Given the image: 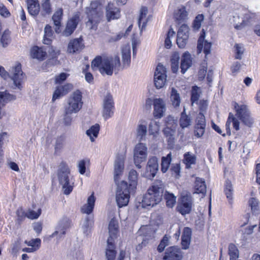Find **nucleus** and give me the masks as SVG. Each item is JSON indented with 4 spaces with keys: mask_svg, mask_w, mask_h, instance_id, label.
<instances>
[{
    "mask_svg": "<svg viewBox=\"0 0 260 260\" xmlns=\"http://www.w3.org/2000/svg\"><path fill=\"white\" fill-rule=\"evenodd\" d=\"M136 131L137 139H138L139 141L145 140L147 132L146 123L145 121H142L138 125Z\"/></svg>",
    "mask_w": 260,
    "mask_h": 260,
    "instance_id": "35",
    "label": "nucleus"
},
{
    "mask_svg": "<svg viewBox=\"0 0 260 260\" xmlns=\"http://www.w3.org/2000/svg\"><path fill=\"white\" fill-rule=\"evenodd\" d=\"M206 192V185L205 180L201 178L197 177L194 182V193L205 194Z\"/></svg>",
    "mask_w": 260,
    "mask_h": 260,
    "instance_id": "32",
    "label": "nucleus"
},
{
    "mask_svg": "<svg viewBox=\"0 0 260 260\" xmlns=\"http://www.w3.org/2000/svg\"><path fill=\"white\" fill-rule=\"evenodd\" d=\"M192 57L188 52L183 54L181 62L180 68L181 72L184 74L192 65Z\"/></svg>",
    "mask_w": 260,
    "mask_h": 260,
    "instance_id": "27",
    "label": "nucleus"
},
{
    "mask_svg": "<svg viewBox=\"0 0 260 260\" xmlns=\"http://www.w3.org/2000/svg\"><path fill=\"white\" fill-rule=\"evenodd\" d=\"M229 254L230 257V260H236L239 257L238 249L233 243H230L229 245Z\"/></svg>",
    "mask_w": 260,
    "mask_h": 260,
    "instance_id": "47",
    "label": "nucleus"
},
{
    "mask_svg": "<svg viewBox=\"0 0 260 260\" xmlns=\"http://www.w3.org/2000/svg\"><path fill=\"white\" fill-rule=\"evenodd\" d=\"M95 198L92 193L87 199V203L84 204L81 208V212L87 214L85 220L82 224V230L84 234L87 235L90 233L91 229L93 224V215L91 213L92 212Z\"/></svg>",
    "mask_w": 260,
    "mask_h": 260,
    "instance_id": "4",
    "label": "nucleus"
},
{
    "mask_svg": "<svg viewBox=\"0 0 260 260\" xmlns=\"http://www.w3.org/2000/svg\"><path fill=\"white\" fill-rule=\"evenodd\" d=\"M41 209H39L38 211H35L33 210H29L27 213H26V216L30 219H36L38 218V217L41 214Z\"/></svg>",
    "mask_w": 260,
    "mask_h": 260,
    "instance_id": "61",
    "label": "nucleus"
},
{
    "mask_svg": "<svg viewBox=\"0 0 260 260\" xmlns=\"http://www.w3.org/2000/svg\"><path fill=\"white\" fill-rule=\"evenodd\" d=\"M204 19V16L203 14H199L196 17L192 23V27L194 30H198L200 28Z\"/></svg>",
    "mask_w": 260,
    "mask_h": 260,
    "instance_id": "52",
    "label": "nucleus"
},
{
    "mask_svg": "<svg viewBox=\"0 0 260 260\" xmlns=\"http://www.w3.org/2000/svg\"><path fill=\"white\" fill-rule=\"evenodd\" d=\"M235 48L236 54L235 58L236 59H241V56L244 52L243 47L240 44H236L235 45Z\"/></svg>",
    "mask_w": 260,
    "mask_h": 260,
    "instance_id": "63",
    "label": "nucleus"
},
{
    "mask_svg": "<svg viewBox=\"0 0 260 260\" xmlns=\"http://www.w3.org/2000/svg\"><path fill=\"white\" fill-rule=\"evenodd\" d=\"M159 131V125L157 122L152 121L149 125V133L150 135H153L154 137H156V135Z\"/></svg>",
    "mask_w": 260,
    "mask_h": 260,
    "instance_id": "53",
    "label": "nucleus"
},
{
    "mask_svg": "<svg viewBox=\"0 0 260 260\" xmlns=\"http://www.w3.org/2000/svg\"><path fill=\"white\" fill-rule=\"evenodd\" d=\"M206 126L195 123L193 129L194 136L197 138H200L205 134Z\"/></svg>",
    "mask_w": 260,
    "mask_h": 260,
    "instance_id": "46",
    "label": "nucleus"
},
{
    "mask_svg": "<svg viewBox=\"0 0 260 260\" xmlns=\"http://www.w3.org/2000/svg\"><path fill=\"white\" fill-rule=\"evenodd\" d=\"M138 174L135 170H131L128 174V180L129 182V188L132 187V188L136 187L137 184Z\"/></svg>",
    "mask_w": 260,
    "mask_h": 260,
    "instance_id": "45",
    "label": "nucleus"
},
{
    "mask_svg": "<svg viewBox=\"0 0 260 260\" xmlns=\"http://www.w3.org/2000/svg\"><path fill=\"white\" fill-rule=\"evenodd\" d=\"M170 99L174 107L179 106V93L178 90L174 87L171 88Z\"/></svg>",
    "mask_w": 260,
    "mask_h": 260,
    "instance_id": "44",
    "label": "nucleus"
},
{
    "mask_svg": "<svg viewBox=\"0 0 260 260\" xmlns=\"http://www.w3.org/2000/svg\"><path fill=\"white\" fill-rule=\"evenodd\" d=\"M191 122L192 119L190 115L186 114L185 113V109H184L180 117V126L183 128L187 127L191 125Z\"/></svg>",
    "mask_w": 260,
    "mask_h": 260,
    "instance_id": "41",
    "label": "nucleus"
},
{
    "mask_svg": "<svg viewBox=\"0 0 260 260\" xmlns=\"http://www.w3.org/2000/svg\"><path fill=\"white\" fill-rule=\"evenodd\" d=\"M164 191V184L160 180H156L148 188L142 200L144 206H154L162 200Z\"/></svg>",
    "mask_w": 260,
    "mask_h": 260,
    "instance_id": "2",
    "label": "nucleus"
},
{
    "mask_svg": "<svg viewBox=\"0 0 260 260\" xmlns=\"http://www.w3.org/2000/svg\"><path fill=\"white\" fill-rule=\"evenodd\" d=\"M233 188L231 182L226 180L225 184L224 192L228 199L229 203L232 204Z\"/></svg>",
    "mask_w": 260,
    "mask_h": 260,
    "instance_id": "42",
    "label": "nucleus"
},
{
    "mask_svg": "<svg viewBox=\"0 0 260 260\" xmlns=\"http://www.w3.org/2000/svg\"><path fill=\"white\" fill-rule=\"evenodd\" d=\"M64 138L62 136H59L56 138L54 144L55 152L58 153L63 148L64 146Z\"/></svg>",
    "mask_w": 260,
    "mask_h": 260,
    "instance_id": "50",
    "label": "nucleus"
},
{
    "mask_svg": "<svg viewBox=\"0 0 260 260\" xmlns=\"http://www.w3.org/2000/svg\"><path fill=\"white\" fill-rule=\"evenodd\" d=\"M192 236V230L188 227L183 229L181 236V248L182 249L186 250L189 248Z\"/></svg>",
    "mask_w": 260,
    "mask_h": 260,
    "instance_id": "23",
    "label": "nucleus"
},
{
    "mask_svg": "<svg viewBox=\"0 0 260 260\" xmlns=\"http://www.w3.org/2000/svg\"><path fill=\"white\" fill-rule=\"evenodd\" d=\"M30 55L31 57L33 58L43 60L45 59L46 56V52L43 50L42 48H39L38 46H34L31 49Z\"/></svg>",
    "mask_w": 260,
    "mask_h": 260,
    "instance_id": "33",
    "label": "nucleus"
},
{
    "mask_svg": "<svg viewBox=\"0 0 260 260\" xmlns=\"http://www.w3.org/2000/svg\"><path fill=\"white\" fill-rule=\"evenodd\" d=\"M16 96L9 93L7 90L0 91V106L4 107L8 102L15 100Z\"/></svg>",
    "mask_w": 260,
    "mask_h": 260,
    "instance_id": "36",
    "label": "nucleus"
},
{
    "mask_svg": "<svg viewBox=\"0 0 260 260\" xmlns=\"http://www.w3.org/2000/svg\"><path fill=\"white\" fill-rule=\"evenodd\" d=\"M148 9L147 7H143L140 10V14L138 19V25L139 28L142 30L145 28L147 23L150 20V16H147Z\"/></svg>",
    "mask_w": 260,
    "mask_h": 260,
    "instance_id": "28",
    "label": "nucleus"
},
{
    "mask_svg": "<svg viewBox=\"0 0 260 260\" xmlns=\"http://www.w3.org/2000/svg\"><path fill=\"white\" fill-rule=\"evenodd\" d=\"M205 32L203 30L198 41L197 51L198 53H200L203 50L205 55L207 56L210 53L211 43L205 40Z\"/></svg>",
    "mask_w": 260,
    "mask_h": 260,
    "instance_id": "19",
    "label": "nucleus"
},
{
    "mask_svg": "<svg viewBox=\"0 0 260 260\" xmlns=\"http://www.w3.org/2000/svg\"><path fill=\"white\" fill-rule=\"evenodd\" d=\"M120 66L119 57H95L91 63V68L93 70H99L102 75L111 76L114 69H118Z\"/></svg>",
    "mask_w": 260,
    "mask_h": 260,
    "instance_id": "1",
    "label": "nucleus"
},
{
    "mask_svg": "<svg viewBox=\"0 0 260 260\" xmlns=\"http://www.w3.org/2000/svg\"><path fill=\"white\" fill-rule=\"evenodd\" d=\"M183 156V162L185 164L186 168L190 169L191 165L196 164L197 157L193 153L187 152L184 154Z\"/></svg>",
    "mask_w": 260,
    "mask_h": 260,
    "instance_id": "38",
    "label": "nucleus"
},
{
    "mask_svg": "<svg viewBox=\"0 0 260 260\" xmlns=\"http://www.w3.org/2000/svg\"><path fill=\"white\" fill-rule=\"evenodd\" d=\"M70 173L68 166L64 162L60 163L58 170V178L65 194H69L73 188L74 182L72 178L69 176Z\"/></svg>",
    "mask_w": 260,
    "mask_h": 260,
    "instance_id": "5",
    "label": "nucleus"
},
{
    "mask_svg": "<svg viewBox=\"0 0 260 260\" xmlns=\"http://www.w3.org/2000/svg\"><path fill=\"white\" fill-rule=\"evenodd\" d=\"M115 241L109 242L107 240V247L106 248V255L107 260H114L116 256V251L115 250Z\"/></svg>",
    "mask_w": 260,
    "mask_h": 260,
    "instance_id": "37",
    "label": "nucleus"
},
{
    "mask_svg": "<svg viewBox=\"0 0 260 260\" xmlns=\"http://www.w3.org/2000/svg\"><path fill=\"white\" fill-rule=\"evenodd\" d=\"M120 12L119 8L111 3H108L106 8V17L108 21L120 18Z\"/></svg>",
    "mask_w": 260,
    "mask_h": 260,
    "instance_id": "20",
    "label": "nucleus"
},
{
    "mask_svg": "<svg viewBox=\"0 0 260 260\" xmlns=\"http://www.w3.org/2000/svg\"><path fill=\"white\" fill-rule=\"evenodd\" d=\"M71 220L67 217L60 219L56 226L55 231L52 234V237L57 236L59 239L62 238L66 234V230L71 227Z\"/></svg>",
    "mask_w": 260,
    "mask_h": 260,
    "instance_id": "16",
    "label": "nucleus"
},
{
    "mask_svg": "<svg viewBox=\"0 0 260 260\" xmlns=\"http://www.w3.org/2000/svg\"><path fill=\"white\" fill-rule=\"evenodd\" d=\"M114 103L112 95L107 93L103 99V117L105 120L112 117L114 113Z\"/></svg>",
    "mask_w": 260,
    "mask_h": 260,
    "instance_id": "14",
    "label": "nucleus"
},
{
    "mask_svg": "<svg viewBox=\"0 0 260 260\" xmlns=\"http://www.w3.org/2000/svg\"><path fill=\"white\" fill-rule=\"evenodd\" d=\"M234 109L236 116L246 125L250 127L253 123V119L251 116L250 112L245 105H239L234 103Z\"/></svg>",
    "mask_w": 260,
    "mask_h": 260,
    "instance_id": "9",
    "label": "nucleus"
},
{
    "mask_svg": "<svg viewBox=\"0 0 260 260\" xmlns=\"http://www.w3.org/2000/svg\"><path fill=\"white\" fill-rule=\"evenodd\" d=\"M41 242L40 239L36 238L29 241H25V243L27 245L32 247H38V249H39L41 245Z\"/></svg>",
    "mask_w": 260,
    "mask_h": 260,
    "instance_id": "58",
    "label": "nucleus"
},
{
    "mask_svg": "<svg viewBox=\"0 0 260 260\" xmlns=\"http://www.w3.org/2000/svg\"><path fill=\"white\" fill-rule=\"evenodd\" d=\"M164 198L166 201V205L169 208H172L176 204V197L174 194L166 191L164 193Z\"/></svg>",
    "mask_w": 260,
    "mask_h": 260,
    "instance_id": "43",
    "label": "nucleus"
},
{
    "mask_svg": "<svg viewBox=\"0 0 260 260\" xmlns=\"http://www.w3.org/2000/svg\"><path fill=\"white\" fill-rule=\"evenodd\" d=\"M27 8L30 15L37 16L40 10V7L38 0H26Z\"/></svg>",
    "mask_w": 260,
    "mask_h": 260,
    "instance_id": "29",
    "label": "nucleus"
},
{
    "mask_svg": "<svg viewBox=\"0 0 260 260\" xmlns=\"http://www.w3.org/2000/svg\"><path fill=\"white\" fill-rule=\"evenodd\" d=\"M125 156L118 154L114 162V179L116 183L118 182L120 176L122 175L124 169Z\"/></svg>",
    "mask_w": 260,
    "mask_h": 260,
    "instance_id": "17",
    "label": "nucleus"
},
{
    "mask_svg": "<svg viewBox=\"0 0 260 260\" xmlns=\"http://www.w3.org/2000/svg\"><path fill=\"white\" fill-rule=\"evenodd\" d=\"M201 90L199 87L194 86L192 87L191 101L192 103L197 102L200 98Z\"/></svg>",
    "mask_w": 260,
    "mask_h": 260,
    "instance_id": "51",
    "label": "nucleus"
},
{
    "mask_svg": "<svg viewBox=\"0 0 260 260\" xmlns=\"http://www.w3.org/2000/svg\"><path fill=\"white\" fill-rule=\"evenodd\" d=\"M62 88L61 86H58L56 90L54 91L53 96H52V101H55L56 99L59 98L62 96L66 95V93H63L64 91H62Z\"/></svg>",
    "mask_w": 260,
    "mask_h": 260,
    "instance_id": "60",
    "label": "nucleus"
},
{
    "mask_svg": "<svg viewBox=\"0 0 260 260\" xmlns=\"http://www.w3.org/2000/svg\"><path fill=\"white\" fill-rule=\"evenodd\" d=\"M62 88L61 86H58L56 90L54 91L53 96H52V101H55L56 99L59 98L62 96L66 95V93H63L64 91H62Z\"/></svg>",
    "mask_w": 260,
    "mask_h": 260,
    "instance_id": "59",
    "label": "nucleus"
},
{
    "mask_svg": "<svg viewBox=\"0 0 260 260\" xmlns=\"http://www.w3.org/2000/svg\"><path fill=\"white\" fill-rule=\"evenodd\" d=\"M188 18V12L186 10L185 8L182 7L181 8H180V21L181 20L185 21Z\"/></svg>",
    "mask_w": 260,
    "mask_h": 260,
    "instance_id": "64",
    "label": "nucleus"
},
{
    "mask_svg": "<svg viewBox=\"0 0 260 260\" xmlns=\"http://www.w3.org/2000/svg\"><path fill=\"white\" fill-rule=\"evenodd\" d=\"M10 31L8 30H6L1 39V42L3 47L7 46L10 42Z\"/></svg>",
    "mask_w": 260,
    "mask_h": 260,
    "instance_id": "54",
    "label": "nucleus"
},
{
    "mask_svg": "<svg viewBox=\"0 0 260 260\" xmlns=\"http://www.w3.org/2000/svg\"><path fill=\"white\" fill-rule=\"evenodd\" d=\"M122 59L124 67H129L131 63V47L127 44L122 47L121 50Z\"/></svg>",
    "mask_w": 260,
    "mask_h": 260,
    "instance_id": "30",
    "label": "nucleus"
},
{
    "mask_svg": "<svg viewBox=\"0 0 260 260\" xmlns=\"http://www.w3.org/2000/svg\"><path fill=\"white\" fill-rule=\"evenodd\" d=\"M80 20V13H76L68 20L66 27L63 32L64 36L68 37L70 36L74 31Z\"/></svg>",
    "mask_w": 260,
    "mask_h": 260,
    "instance_id": "18",
    "label": "nucleus"
},
{
    "mask_svg": "<svg viewBox=\"0 0 260 260\" xmlns=\"http://www.w3.org/2000/svg\"><path fill=\"white\" fill-rule=\"evenodd\" d=\"M167 71L165 67L159 63L154 72V83L157 89L162 88L167 82Z\"/></svg>",
    "mask_w": 260,
    "mask_h": 260,
    "instance_id": "13",
    "label": "nucleus"
},
{
    "mask_svg": "<svg viewBox=\"0 0 260 260\" xmlns=\"http://www.w3.org/2000/svg\"><path fill=\"white\" fill-rule=\"evenodd\" d=\"M153 104L154 116L157 118L162 117L166 111V105L164 100L161 99H155L153 100Z\"/></svg>",
    "mask_w": 260,
    "mask_h": 260,
    "instance_id": "21",
    "label": "nucleus"
},
{
    "mask_svg": "<svg viewBox=\"0 0 260 260\" xmlns=\"http://www.w3.org/2000/svg\"><path fill=\"white\" fill-rule=\"evenodd\" d=\"M118 233V223L117 220L112 219L109 224V237L107 240L109 242L115 241L117 238Z\"/></svg>",
    "mask_w": 260,
    "mask_h": 260,
    "instance_id": "24",
    "label": "nucleus"
},
{
    "mask_svg": "<svg viewBox=\"0 0 260 260\" xmlns=\"http://www.w3.org/2000/svg\"><path fill=\"white\" fill-rule=\"evenodd\" d=\"M169 244V237L167 235H165L160 241L159 244L157 247V250L159 252H162L166 246Z\"/></svg>",
    "mask_w": 260,
    "mask_h": 260,
    "instance_id": "55",
    "label": "nucleus"
},
{
    "mask_svg": "<svg viewBox=\"0 0 260 260\" xmlns=\"http://www.w3.org/2000/svg\"><path fill=\"white\" fill-rule=\"evenodd\" d=\"M72 113H73L71 111L68 112V110L64 109L63 122L65 125L69 126L71 124L72 121V117L71 116V114Z\"/></svg>",
    "mask_w": 260,
    "mask_h": 260,
    "instance_id": "57",
    "label": "nucleus"
},
{
    "mask_svg": "<svg viewBox=\"0 0 260 260\" xmlns=\"http://www.w3.org/2000/svg\"><path fill=\"white\" fill-rule=\"evenodd\" d=\"M194 199L188 190H183L180 194V214L185 216L194 210Z\"/></svg>",
    "mask_w": 260,
    "mask_h": 260,
    "instance_id": "6",
    "label": "nucleus"
},
{
    "mask_svg": "<svg viewBox=\"0 0 260 260\" xmlns=\"http://www.w3.org/2000/svg\"><path fill=\"white\" fill-rule=\"evenodd\" d=\"M52 12L50 0H44L42 4V14L43 16L49 15Z\"/></svg>",
    "mask_w": 260,
    "mask_h": 260,
    "instance_id": "49",
    "label": "nucleus"
},
{
    "mask_svg": "<svg viewBox=\"0 0 260 260\" xmlns=\"http://www.w3.org/2000/svg\"><path fill=\"white\" fill-rule=\"evenodd\" d=\"M158 159L155 156H152L149 158L146 167L147 173H149L148 176L150 178H154L158 171Z\"/></svg>",
    "mask_w": 260,
    "mask_h": 260,
    "instance_id": "22",
    "label": "nucleus"
},
{
    "mask_svg": "<svg viewBox=\"0 0 260 260\" xmlns=\"http://www.w3.org/2000/svg\"><path fill=\"white\" fill-rule=\"evenodd\" d=\"M100 131V125L98 124H95L91 126L89 129L86 131V135L89 137L90 140L91 142L94 141V139L97 138Z\"/></svg>",
    "mask_w": 260,
    "mask_h": 260,
    "instance_id": "39",
    "label": "nucleus"
},
{
    "mask_svg": "<svg viewBox=\"0 0 260 260\" xmlns=\"http://www.w3.org/2000/svg\"><path fill=\"white\" fill-rule=\"evenodd\" d=\"M11 74V79L13 81L14 86L21 90L22 88V84L25 80L26 76L21 70V65L20 63H16L12 67Z\"/></svg>",
    "mask_w": 260,
    "mask_h": 260,
    "instance_id": "12",
    "label": "nucleus"
},
{
    "mask_svg": "<svg viewBox=\"0 0 260 260\" xmlns=\"http://www.w3.org/2000/svg\"><path fill=\"white\" fill-rule=\"evenodd\" d=\"M174 18L175 20V27H173L172 26H170L165 41V47L167 49H170L171 48L172 46L171 39L174 37L176 34V31L177 32L176 44L179 46V15L177 13H174Z\"/></svg>",
    "mask_w": 260,
    "mask_h": 260,
    "instance_id": "15",
    "label": "nucleus"
},
{
    "mask_svg": "<svg viewBox=\"0 0 260 260\" xmlns=\"http://www.w3.org/2000/svg\"><path fill=\"white\" fill-rule=\"evenodd\" d=\"M240 15L242 17L241 20L239 15L233 17L235 28L237 29H241L245 25L252 24L256 19L254 13L246 9L243 10Z\"/></svg>",
    "mask_w": 260,
    "mask_h": 260,
    "instance_id": "8",
    "label": "nucleus"
},
{
    "mask_svg": "<svg viewBox=\"0 0 260 260\" xmlns=\"http://www.w3.org/2000/svg\"><path fill=\"white\" fill-rule=\"evenodd\" d=\"M86 14L88 18L86 23V27L89 29H96L103 16L101 5L98 1L91 2L90 6L86 9Z\"/></svg>",
    "mask_w": 260,
    "mask_h": 260,
    "instance_id": "3",
    "label": "nucleus"
},
{
    "mask_svg": "<svg viewBox=\"0 0 260 260\" xmlns=\"http://www.w3.org/2000/svg\"><path fill=\"white\" fill-rule=\"evenodd\" d=\"M82 98L81 92L79 90L74 91L69 98L68 105L66 107L65 109L68 110V112L71 111L74 113L79 112L82 107Z\"/></svg>",
    "mask_w": 260,
    "mask_h": 260,
    "instance_id": "10",
    "label": "nucleus"
},
{
    "mask_svg": "<svg viewBox=\"0 0 260 260\" xmlns=\"http://www.w3.org/2000/svg\"><path fill=\"white\" fill-rule=\"evenodd\" d=\"M195 123L200 125H204L206 126V122L204 115L200 112L198 115L195 120Z\"/></svg>",
    "mask_w": 260,
    "mask_h": 260,
    "instance_id": "62",
    "label": "nucleus"
},
{
    "mask_svg": "<svg viewBox=\"0 0 260 260\" xmlns=\"http://www.w3.org/2000/svg\"><path fill=\"white\" fill-rule=\"evenodd\" d=\"M171 68L173 73H176L179 69V53L174 52L170 59Z\"/></svg>",
    "mask_w": 260,
    "mask_h": 260,
    "instance_id": "40",
    "label": "nucleus"
},
{
    "mask_svg": "<svg viewBox=\"0 0 260 260\" xmlns=\"http://www.w3.org/2000/svg\"><path fill=\"white\" fill-rule=\"evenodd\" d=\"M189 28L186 24H183L180 26V48H184L187 42L189 37Z\"/></svg>",
    "mask_w": 260,
    "mask_h": 260,
    "instance_id": "26",
    "label": "nucleus"
},
{
    "mask_svg": "<svg viewBox=\"0 0 260 260\" xmlns=\"http://www.w3.org/2000/svg\"><path fill=\"white\" fill-rule=\"evenodd\" d=\"M84 47L82 40L81 39H75L70 41L67 51L70 53H74L81 50Z\"/></svg>",
    "mask_w": 260,
    "mask_h": 260,
    "instance_id": "25",
    "label": "nucleus"
},
{
    "mask_svg": "<svg viewBox=\"0 0 260 260\" xmlns=\"http://www.w3.org/2000/svg\"><path fill=\"white\" fill-rule=\"evenodd\" d=\"M165 260H179V248L177 246H171L167 249Z\"/></svg>",
    "mask_w": 260,
    "mask_h": 260,
    "instance_id": "31",
    "label": "nucleus"
},
{
    "mask_svg": "<svg viewBox=\"0 0 260 260\" xmlns=\"http://www.w3.org/2000/svg\"><path fill=\"white\" fill-rule=\"evenodd\" d=\"M147 157V148L142 143H138L134 151V164L137 168H141V163L145 161Z\"/></svg>",
    "mask_w": 260,
    "mask_h": 260,
    "instance_id": "11",
    "label": "nucleus"
},
{
    "mask_svg": "<svg viewBox=\"0 0 260 260\" xmlns=\"http://www.w3.org/2000/svg\"><path fill=\"white\" fill-rule=\"evenodd\" d=\"M63 14V10L61 8L58 9L53 14L52 20L54 25L55 26V30L56 32H59V27L61 25L62 16Z\"/></svg>",
    "mask_w": 260,
    "mask_h": 260,
    "instance_id": "34",
    "label": "nucleus"
},
{
    "mask_svg": "<svg viewBox=\"0 0 260 260\" xmlns=\"http://www.w3.org/2000/svg\"><path fill=\"white\" fill-rule=\"evenodd\" d=\"M171 153H169L166 157H162L161 159V171L165 173L167 171L171 161Z\"/></svg>",
    "mask_w": 260,
    "mask_h": 260,
    "instance_id": "48",
    "label": "nucleus"
},
{
    "mask_svg": "<svg viewBox=\"0 0 260 260\" xmlns=\"http://www.w3.org/2000/svg\"><path fill=\"white\" fill-rule=\"evenodd\" d=\"M249 205L251 207V210L253 213H257L259 210L258 202L254 198H251L249 200Z\"/></svg>",
    "mask_w": 260,
    "mask_h": 260,
    "instance_id": "56",
    "label": "nucleus"
},
{
    "mask_svg": "<svg viewBox=\"0 0 260 260\" xmlns=\"http://www.w3.org/2000/svg\"><path fill=\"white\" fill-rule=\"evenodd\" d=\"M129 189L126 182L122 181L117 184L116 201L119 207L127 205L129 200Z\"/></svg>",
    "mask_w": 260,
    "mask_h": 260,
    "instance_id": "7",
    "label": "nucleus"
}]
</instances>
